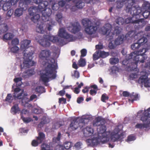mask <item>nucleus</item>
Wrapping results in <instances>:
<instances>
[{
  "label": "nucleus",
  "instance_id": "obj_64",
  "mask_svg": "<svg viewBox=\"0 0 150 150\" xmlns=\"http://www.w3.org/2000/svg\"><path fill=\"white\" fill-rule=\"evenodd\" d=\"M63 102V103H65L66 102V100L63 98H60L59 99V103H61Z\"/></svg>",
  "mask_w": 150,
  "mask_h": 150
},
{
  "label": "nucleus",
  "instance_id": "obj_46",
  "mask_svg": "<svg viewBox=\"0 0 150 150\" xmlns=\"http://www.w3.org/2000/svg\"><path fill=\"white\" fill-rule=\"evenodd\" d=\"M19 42L17 38H15L12 41L11 46H17L16 45L18 44Z\"/></svg>",
  "mask_w": 150,
  "mask_h": 150
},
{
  "label": "nucleus",
  "instance_id": "obj_15",
  "mask_svg": "<svg viewBox=\"0 0 150 150\" xmlns=\"http://www.w3.org/2000/svg\"><path fill=\"white\" fill-rule=\"evenodd\" d=\"M68 28L69 30L71 32L75 33L80 30L81 26L79 23H76L73 24H70Z\"/></svg>",
  "mask_w": 150,
  "mask_h": 150
},
{
  "label": "nucleus",
  "instance_id": "obj_7",
  "mask_svg": "<svg viewBox=\"0 0 150 150\" xmlns=\"http://www.w3.org/2000/svg\"><path fill=\"white\" fill-rule=\"evenodd\" d=\"M92 120L91 115L83 116L80 117L74 118L70 125L69 129H76L79 126L82 127L83 125L87 123L89 120Z\"/></svg>",
  "mask_w": 150,
  "mask_h": 150
},
{
  "label": "nucleus",
  "instance_id": "obj_56",
  "mask_svg": "<svg viewBox=\"0 0 150 150\" xmlns=\"http://www.w3.org/2000/svg\"><path fill=\"white\" fill-rule=\"evenodd\" d=\"M136 128H143L144 127L145 125L142 124H137L135 125Z\"/></svg>",
  "mask_w": 150,
  "mask_h": 150
},
{
  "label": "nucleus",
  "instance_id": "obj_50",
  "mask_svg": "<svg viewBox=\"0 0 150 150\" xmlns=\"http://www.w3.org/2000/svg\"><path fill=\"white\" fill-rule=\"evenodd\" d=\"M19 50V48L17 46H11V50L13 53H16Z\"/></svg>",
  "mask_w": 150,
  "mask_h": 150
},
{
  "label": "nucleus",
  "instance_id": "obj_61",
  "mask_svg": "<svg viewBox=\"0 0 150 150\" xmlns=\"http://www.w3.org/2000/svg\"><path fill=\"white\" fill-rule=\"evenodd\" d=\"M13 13V11L12 10H9L7 12V15L8 16L10 17L11 15H12Z\"/></svg>",
  "mask_w": 150,
  "mask_h": 150
},
{
  "label": "nucleus",
  "instance_id": "obj_23",
  "mask_svg": "<svg viewBox=\"0 0 150 150\" xmlns=\"http://www.w3.org/2000/svg\"><path fill=\"white\" fill-rule=\"evenodd\" d=\"M82 23L83 25L86 27L92 25L93 23L89 19L85 18L82 20Z\"/></svg>",
  "mask_w": 150,
  "mask_h": 150
},
{
  "label": "nucleus",
  "instance_id": "obj_40",
  "mask_svg": "<svg viewBox=\"0 0 150 150\" xmlns=\"http://www.w3.org/2000/svg\"><path fill=\"white\" fill-rule=\"evenodd\" d=\"M61 137V134L60 132H59L58 133L57 137H54L53 138V142L55 143H58Z\"/></svg>",
  "mask_w": 150,
  "mask_h": 150
},
{
  "label": "nucleus",
  "instance_id": "obj_1",
  "mask_svg": "<svg viewBox=\"0 0 150 150\" xmlns=\"http://www.w3.org/2000/svg\"><path fill=\"white\" fill-rule=\"evenodd\" d=\"M106 130L105 126L101 125L97 128V134H94L93 129L88 126L83 129V132L84 136L88 139L86 142L93 146L97 144L100 142L104 143L110 139L112 141H115L124 137L122 131L118 127L111 133L105 132Z\"/></svg>",
  "mask_w": 150,
  "mask_h": 150
},
{
  "label": "nucleus",
  "instance_id": "obj_55",
  "mask_svg": "<svg viewBox=\"0 0 150 150\" xmlns=\"http://www.w3.org/2000/svg\"><path fill=\"white\" fill-rule=\"evenodd\" d=\"M81 57H84L86 56L87 53V51L85 49H83L81 51Z\"/></svg>",
  "mask_w": 150,
  "mask_h": 150
},
{
  "label": "nucleus",
  "instance_id": "obj_57",
  "mask_svg": "<svg viewBox=\"0 0 150 150\" xmlns=\"http://www.w3.org/2000/svg\"><path fill=\"white\" fill-rule=\"evenodd\" d=\"M21 80L22 78L21 77L16 78L13 80L16 83H18V82L21 83Z\"/></svg>",
  "mask_w": 150,
  "mask_h": 150
},
{
  "label": "nucleus",
  "instance_id": "obj_27",
  "mask_svg": "<svg viewBox=\"0 0 150 150\" xmlns=\"http://www.w3.org/2000/svg\"><path fill=\"white\" fill-rule=\"evenodd\" d=\"M63 17L62 16V14L60 13H58L55 16V18L57 21L59 23H60L63 19Z\"/></svg>",
  "mask_w": 150,
  "mask_h": 150
},
{
  "label": "nucleus",
  "instance_id": "obj_26",
  "mask_svg": "<svg viewBox=\"0 0 150 150\" xmlns=\"http://www.w3.org/2000/svg\"><path fill=\"white\" fill-rule=\"evenodd\" d=\"M14 36V35L12 33H7L4 35L3 39L7 40H10L12 39Z\"/></svg>",
  "mask_w": 150,
  "mask_h": 150
},
{
  "label": "nucleus",
  "instance_id": "obj_48",
  "mask_svg": "<svg viewBox=\"0 0 150 150\" xmlns=\"http://www.w3.org/2000/svg\"><path fill=\"white\" fill-rule=\"evenodd\" d=\"M135 139V137L133 135H131L128 136L126 141L127 142H130L132 141H133Z\"/></svg>",
  "mask_w": 150,
  "mask_h": 150
},
{
  "label": "nucleus",
  "instance_id": "obj_17",
  "mask_svg": "<svg viewBox=\"0 0 150 150\" xmlns=\"http://www.w3.org/2000/svg\"><path fill=\"white\" fill-rule=\"evenodd\" d=\"M45 135L42 133H40L39 136L37 138V140H34L32 142V144L33 146H36L41 143L45 139Z\"/></svg>",
  "mask_w": 150,
  "mask_h": 150
},
{
  "label": "nucleus",
  "instance_id": "obj_12",
  "mask_svg": "<svg viewBox=\"0 0 150 150\" xmlns=\"http://www.w3.org/2000/svg\"><path fill=\"white\" fill-rule=\"evenodd\" d=\"M137 116L143 122L146 121L149 117L150 118V108L144 111H139L137 113Z\"/></svg>",
  "mask_w": 150,
  "mask_h": 150
},
{
  "label": "nucleus",
  "instance_id": "obj_22",
  "mask_svg": "<svg viewBox=\"0 0 150 150\" xmlns=\"http://www.w3.org/2000/svg\"><path fill=\"white\" fill-rule=\"evenodd\" d=\"M124 39V36L122 35L118 36L115 41V43L116 45L122 44Z\"/></svg>",
  "mask_w": 150,
  "mask_h": 150
},
{
  "label": "nucleus",
  "instance_id": "obj_36",
  "mask_svg": "<svg viewBox=\"0 0 150 150\" xmlns=\"http://www.w3.org/2000/svg\"><path fill=\"white\" fill-rule=\"evenodd\" d=\"M33 112L36 114L42 113L43 112L42 109L40 108H34L32 110Z\"/></svg>",
  "mask_w": 150,
  "mask_h": 150
},
{
  "label": "nucleus",
  "instance_id": "obj_44",
  "mask_svg": "<svg viewBox=\"0 0 150 150\" xmlns=\"http://www.w3.org/2000/svg\"><path fill=\"white\" fill-rule=\"evenodd\" d=\"M100 57L103 58H105L108 56L109 55L108 52H106L104 51H100Z\"/></svg>",
  "mask_w": 150,
  "mask_h": 150
},
{
  "label": "nucleus",
  "instance_id": "obj_43",
  "mask_svg": "<svg viewBox=\"0 0 150 150\" xmlns=\"http://www.w3.org/2000/svg\"><path fill=\"white\" fill-rule=\"evenodd\" d=\"M116 22L117 24L121 25L124 23V19L121 17L118 18L116 20Z\"/></svg>",
  "mask_w": 150,
  "mask_h": 150
},
{
  "label": "nucleus",
  "instance_id": "obj_52",
  "mask_svg": "<svg viewBox=\"0 0 150 150\" xmlns=\"http://www.w3.org/2000/svg\"><path fill=\"white\" fill-rule=\"evenodd\" d=\"M108 96L105 94H103L101 97V100L103 102H105L106 100L108 99Z\"/></svg>",
  "mask_w": 150,
  "mask_h": 150
},
{
  "label": "nucleus",
  "instance_id": "obj_20",
  "mask_svg": "<svg viewBox=\"0 0 150 150\" xmlns=\"http://www.w3.org/2000/svg\"><path fill=\"white\" fill-rule=\"evenodd\" d=\"M125 23L127 24L131 23H138L140 25L142 23V22L139 20V19H136L135 18H134L133 20V17L132 18L129 17L126 18L125 21Z\"/></svg>",
  "mask_w": 150,
  "mask_h": 150
},
{
  "label": "nucleus",
  "instance_id": "obj_62",
  "mask_svg": "<svg viewBox=\"0 0 150 150\" xmlns=\"http://www.w3.org/2000/svg\"><path fill=\"white\" fill-rule=\"evenodd\" d=\"M21 115L23 116V114H28V111L26 110L23 109L21 112Z\"/></svg>",
  "mask_w": 150,
  "mask_h": 150
},
{
  "label": "nucleus",
  "instance_id": "obj_47",
  "mask_svg": "<svg viewBox=\"0 0 150 150\" xmlns=\"http://www.w3.org/2000/svg\"><path fill=\"white\" fill-rule=\"evenodd\" d=\"M42 150H49L50 149L49 145L45 144L41 145Z\"/></svg>",
  "mask_w": 150,
  "mask_h": 150
},
{
  "label": "nucleus",
  "instance_id": "obj_39",
  "mask_svg": "<svg viewBox=\"0 0 150 150\" xmlns=\"http://www.w3.org/2000/svg\"><path fill=\"white\" fill-rule=\"evenodd\" d=\"M86 64V62L85 59L81 58L79 61L78 65L80 67H83Z\"/></svg>",
  "mask_w": 150,
  "mask_h": 150
},
{
  "label": "nucleus",
  "instance_id": "obj_35",
  "mask_svg": "<svg viewBox=\"0 0 150 150\" xmlns=\"http://www.w3.org/2000/svg\"><path fill=\"white\" fill-rule=\"evenodd\" d=\"M119 59L117 58H112L110 59V62L112 64H114L117 63L119 62Z\"/></svg>",
  "mask_w": 150,
  "mask_h": 150
},
{
  "label": "nucleus",
  "instance_id": "obj_11",
  "mask_svg": "<svg viewBox=\"0 0 150 150\" xmlns=\"http://www.w3.org/2000/svg\"><path fill=\"white\" fill-rule=\"evenodd\" d=\"M140 73L141 76L139 79V82L144 85L145 86L150 87V78L147 77L146 73L142 71Z\"/></svg>",
  "mask_w": 150,
  "mask_h": 150
},
{
  "label": "nucleus",
  "instance_id": "obj_45",
  "mask_svg": "<svg viewBox=\"0 0 150 150\" xmlns=\"http://www.w3.org/2000/svg\"><path fill=\"white\" fill-rule=\"evenodd\" d=\"M21 118L23 121L26 123L30 122L32 120L31 118L29 117H23V116L21 115Z\"/></svg>",
  "mask_w": 150,
  "mask_h": 150
},
{
  "label": "nucleus",
  "instance_id": "obj_28",
  "mask_svg": "<svg viewBox=\"0 0 150 150\" xmlns=\"http://www.w3.org/2000/svg\"><path fill=\"white\" fill-rule=\"evenodd\" d=\"M77 1L76 3V6L78 8H82L84 6V3L81 0H76Z\"/></svg>",
  "mask_w": 150,
  "mask_h": 150
},
{
  "label": "nucleus",
  "instance_id": "obj_30",
  "mask_svg": "<svg viewBox=\"0 0 150 150\" xmlns=\"http://www.w3.org/2000/svg\"><path fill=\"white\" fill-rule=\"evenodd\" d=\"M102 118L101 117H98L96 118L95 121L93 123L94 126L100 125L101 124Z\"/></svg>",
  "mask_w": 150,
  "mask_h": 150
},
{
  "label": "nucleus",
  "instance_id": "obj_13",
  "mask_svg": "<svg viewBox=\"0 0 150 150\" xmlns=\"http://www.w3.org/2000/svg\"><path fill=\"white\" fill-rule=\"evenodd\" d=\"M142 11L143 16L146 18L150 17V4L147 2H144L142 5Z\"/></svg>",
  "mask_w": 150,
  "mask_h": 150
},
{
  "label": "nucleus",
  "instance_id": "obj_5",
  "mask_svg": "<svg viewBox=\"0 0 150 150\" xmlns=\"http://www.w3.org/2000/svg\"><path fill=\"white\" fill-rule=\"evenodd\" d=\"M138 0H118L116 3V7L117 8L122 7L125 4L126 11L129 12L133 16V19H139L140 16L139 14L142 10L138 5Z\"/></svg>",
  "mask_w": 150,
  "mask_h": 150
},
{
  "label": "nucleus",
  "instance_id": "obj_8",
  "mask_svg": "<svg viewBox=\"0 0 150 150\" xmlns=\"http://www.w3.org/2000/svg\"><path fill=\"white\" fill-rule=\"evenodd\" d=\"M36 40L41 45L45 47L50 45V41L53 43L61 42L57 36L52 35H45L42 37H38Z\"/></svg>",
  "mask_w": 150,
  "mask_h": 150
},
{
  "label": "nucleus",
  "instance_id": "obj_32",
  "mask_svg": "<svg viewBox=\"0 0 150 150\" xmlns=\"http://www.w3.org/2000/svg\"><path fill=\"white\" fill-rule=\"evenodd\" d=\"M8 29V26L6 24H4L0 26V31L1 32L6 31Z\"/></svg>",
  "mask_w": 150,
  "mask_h": 150
},
{
  "label": "nucleus",
  "instance_id": "obj_49",
  "mask_svg": "<svg viewBox=\"0 0 150 150\" xmlns=\"http://www.w3.org/2000/svg\"><path fill=\"white\" fill-rule=\"evenodd\" d=\"M147 41V39L145 38L142 37L138 40V42L140 45H141V44L143 43H145Z\"/></svg>",
  "mask_w": 150,
  "mask_h": 150
},
{
  "label": "nucleus",
  "instance_id": "obj_51",
  "mask_svg": "<svg viewBox=\"0 0 150 150\" xmlns=\"http://www.w3.org/2000/svg\"><path fill=\"white\" fill-rule=\"evenodd\" d=\"M122 30L121 28L118 27V26H116L115 27L114 32L116 34H119L121 32Z\"/></svg>",
  "mask_w": 150,
  "mask_h": 150
},
{
  "label": "nucleus",
  "instance_id": "obj_41",
  "mask_svg": "<svg viewBox=\"0 0 150 150\" xmlns=\"http://www.w3.org/2000/svg\"><path fill=\"white\" fill-rule=\"evenodd\" d=\"M141 45L137 42L133 44L131 46V48L133 50H136L138 49L140 46Z\"/></svg>",
  "mask_w": 150,
  "mask_h": 150
},
{
  "label": "nucleus",
  "instance_id": "obj_2",
  "mask_svg": "<svg viewBox=\"0 0 150 150\" xmlns=\"http://www.w3.org/2000/svg\"><path fill=\"white\" fill-rule=\"evenodd\" d=\"M50 52L48 50H42L40 53L39 57L40 62H42L45 69L40 74V80L44 82L49 81L50 79H55L56 77V69L57 68V62L52 58L48 59Z\"/></svg>",
  "mask_w": 150,
  "mask_h": 150
},
{
  "label": "nucleus",
  "instance_id": "obj_18",
  "mask_svg": "<svg viewBox=\"0 0 150 150\" xmlns=\"http://www.w3.org/2000/svg\"><path fill=\"white\" fill-rule=\"evenodd\" d=\"M34 73L35 71L34 69H31L24 71L22 74L21 73H18L17 76H21L23 78H27L34 74Z\"/></svg>",
  "mask_w": 150,
  "mask_h": 150
},
{
  "label": "nucleus",
  "instance_id": "obj_4",
  "mask_svg": "<svg viewBox=\"0 0 150 150\" xmlns=\"http://www.w3.org/2000/svg\"><path fill=\"white\" fill-rule=\"evenodd\" d=\"M42 0H34L35 3L39 4L38 6V9L36 7L32 6L29 8V11L30 15L33 16V17L31 18V19L34 23L37 22L40 18L39 14H35V13L38 11L41 12L43 19L44 20L47 19L46 28L48 30H50L52 29V26L54 25L55 22L50 18L52 13L51 10L49 8H45L48 4V2L47 1L42 2Z\"/></svg>",
  "mask_w": 150,
  "mask_h": 150
},
{
  "label": "nucleus",
  "instance_id": "obj_25",
  "mask_svg": "<svg viewBox=\"0 0 150 150\" xmlns=\"http://www.w3.org/2000/svg\"><path fill=\"white\" fill-rule=\"evenodd\" d=\"M11 112L13 114H15L20 111L17 104L14 105L11 109Z\"/></svg>",
  "mask_w": 150,
  "mask_h": 150
},
{
  "label": "nucleus",
  "instance_id": "obj_42",
  "mask_svg": "<svg viewBox=\"0 0 150 150\" xmlns=\"http://www.w3.org/2000/svg\"><path fill=\"white\" fill-rule=\"evenodd\" d=\"M72 145V143L71 142H66L64 144V147L66 149H69Z\"/></svg>",
  "mask_w": 150,
  "mask_h": 150
},
{
  "label": "nucleus",
  "instance_id": "obj_59",
  "mask_svg": "<svg viewBox=\"0 0 150 150\" xmlns=\"http://www.w3.org/2000/svg\"><path fill=\"white\" fill-rule=\"evenodd\" d=\"M52 7L53 10H57L59 8L58 7V4H54L53 5Z\"/></svg>",
  "mask_w": 150,
  "mask_h": 150
},
{
  "label": "nucleus",
  "instance_id": "obj_3",
  "mask_svg": "<svg viewBox=\"0 0 150 150\" xmlns=\"http://www.w3.org/2000/svg\"><path fill=\"white\" fill-rule=\"evenodd\" d=\"M147 50L146 48H142L139 51H134L127 55L126 59L123 61V64L129 67L130 69L133 70L130 75L131 78L134 79L138 77L139 73L137 68V64L139 62L142 63L144 62V60L147 58V56L144 54Z\"/></svg>",
  "mask_w": 150,
  "mask_h": 150
},
{
  "label": "nucleus",
  "instance_id": "obj_54",
  "mask_svg": "<svg viewBox=\"0 0 150 150\" xmlns=\"http://www.w3.org/2000/svg\"><path fill=\"white\" fill-rule=\"evenodd\" d=\"M72 76L74 75L75 77L76 78H78L79 77V74L76 70H74V71L73 73H72Z\"/></svg>",
  "mask_w": 150,
  "mask_h": 150
},
{
  "label": "nucleus",
  "instance_id": "obj_63",
  "mask_svg": "<svg viewBox=\"0 0 150 150\" xmlns=\"http://www.w3.org/2000/svg\"><path fill=\"white\" fill-rule=\"evenodd\" d=\"M145 67L146 68H148L150 69V59L148 60L147 63H146Z\"/></svg>",
  "mask_w": 150,
  "mask_h": 150
},
{
  "label": "nucleus",
  "instance_id": "obj_29",
  "mask_svg": "<svg viewBox=\"0 0 150 150\" xmlns=\"http://www.w3.org/2000/svg\"><path fill=\"white\" fill-rule=\"evenodd\" d=\"M44 88L43 87L40 86L37 87L35 90H33V92L35 93L36 92L37 93H42L44 92Z\"/></svg>",
  "mask_w": 150,
  "mask_h": 150
},
{
  "label": "nucleus",
  "instance_id": "obj_53",
  "mask_svg": "<svg viewBox=\"0 0 150 150\" xmlns=\"http://www.w3.org/2000/svg\"><path fill=\"white\" fill-rule=\"evenodd\" d=\"M117 69V68L115 67H112L110 70V74H115L117 72V71H116V70Z\"/></svg>",
  "mask_w": 150,
  "mask_h": 150
},
{
  "label": "nucleus",
  "instance_id": "obj_38",
  "mask_svg": "<svg viewBox=\"0 0 150 150\" xmlns=\"http://www.w3.org/2000/svg\"><path fill=\"white\" fill-rule=\"evenodd\" d=\"M43 24H41L39 25V26L37 28V31L40 33H43L45 32V31L43 30Z\"/></svg>",
  "mask_w": 150,
  "mask_h": 150
},
{
  "label": "nucleus",
  "instance_id": "obj_34",
  "mask_svg": "<svg viewBox=\"0 0 150 150\" xmlns=\"http://www.w3.org/2000/svg\"><path fill=\"white\" fill-rule=\"evenodd\" d=\"M13 99L11 94H8L5 99V101L8 103H11Z\"/></svg>",
  "mask_w": 150,
  "mask_h": 150
},
{
  "label": "nucleus",
  "instance_id": "obj_60",
  "mask_svg": "<svg viewBox=\"0 0 150 150\" xmlns=\"http://www.w3.org/2000/svg\"><path fill=\"white\" fill-rule=\"evenodd\" d=\"M97 92V90H91L90 91V93L91 95H95Z\"/></svg>",
  "mask_w": 150,
  "mask_h": 150
},
{
  "label": "nucleus",
  "instance_id": "obj_19",
  "mask_svg": "<svg viewBox=\"0 0 150 150\" xmlns=\"http://www.w3.org/2000/svg\"><path fill=\"white\" fill-rule=\"evenodd\" d=\"M24 96L22 98V105L25 107H31L32 105L29 103V102L30 101V99H29L27 97L28 94L27 93H25L23 94Z\"/></svg>",
  "mask_w": 150,
  "mask_h": 150
},
{
  "label": "nucleus",
  "instance_id": "obj_58",
  "mask_svg": "<svg viewBox=\"0 0 150 150\" xmlns=\"http://www.w3.org/2000/svg\"><path fill=\"white\" fill-rule=\"evenodd\" d=\"M56 150H64V148L62 146L58 145L56 147Z\"/></svg>",
  "mask_w": 150,
  "mask_h": 150
},
{
  "label": "nucleus",
  "instance_id": "obj_10",
  "mask_svg": "<svg viewBox=\"0 0 150 150\" xmlns=\"http://www.w3.org/2000/svg\"><path fill=\"white\" fill-rule=\"evenodd\" d=\"M58 36L68 40L69 41H73L76 40V38L69 35L66 31L65 28H60L58 32Z\"/></svg>",
  "mask_w": 150,
  "mask_h": 150
},
{
  "label": "nucleus",
  "instance_id": "obj_6",
  "mask_svg": "<svg viewBox=\"0 0 150 150\" xmlns=\"http://www.w3.org/2000/svg\"><path fill=\"white\" fill-rule=\"evenodd\" d=\"M30 42V40H23L21 42V49L23 50H25L23 53V63L21 65V70L33 66L35 63L33 61L31 60L33 52L32 51H29V49H28Z\"/></svg>",
  "mask_w": 150,
  "mask_h": 150
},
{
  "label": "nucleus",
  "instance_id": "obj_24",
  "mask_svg": "<svg viewBox=\"0 0 150 150\" xmlns=\"http://www.w3.org/2000/svg\"><path fill=\"white\" fill-rule=\"evenodd\" d=\"M24 9L23 8H17L14 12V15L15 16L19 17L21 16L23 13V11Z\"/></svg>",
  "mask_w": 150,
  "mask_h": 150
},
{
  "label": "nucleus",
  "instance_id": "obj_37",
  "mask_svg": "<svg viewBox=\"0 0 150 150\" xmlns=\"http://www.w3.org/2000/svg\"><path fill=\"white\" fill-rule=\"evenodd\" d=\"M100 57V51L96 52L93 55V59L96 60Z\"/></svg>",
  "mask_w": 150,
  "mask_h": 150
},
{
  "label": "nucleus",
  "instance_id": "obj_21",
  "mask_svg": "<svg viewBox=\"0 0 150 150\" xmlns=\"http://www.w3.org/2000/svg\"><path fill=\"white\" fill-rule=\"evenodd\" d=\"M9 1V0H8L7 2H5L6 1H5V2H3V3H1L0 4V6H1V4H3L2 8L3 10L4 11H6L10 8L11 4ZM5 1H6V0Z\"/></svg>",
  "mask_w": 150,
  "mask_h": 150
},
{
  "label": "nucleus",
  "instance_id": "obj_31",
  "mask_svg": "<svg viewBox=\"0 0 150 150\" xmlns=\"http://www.w3.org/2000/svg\"><path fill=\"white\" fill-rule=\"evenodd\" d=\"M82 144L80 142L76 143L74 146L72 150H79L81 148Z\"/></svg>",
  "mask_w": 150,
  "mask_h": 150
},
{
  "label": "nucleus",
  "instance_id": "obj_9",
  "mask_svg": "<svg viewBox=\"0 0 150 150\" xmlns=\"http://www.w3.org/2000/svg\"><path fill=\"white\" fill-rule=\"evenodd\" d=\"M111 26L109 23L106 24L100 30V33L103 35H106V38L108 40H111L112 39L114 34L111 32Z\"/></svg>",
  "mask_w": 150,
  "mask_h": 150
},
{
  "label": "nucleus",
  "instance_id": "obj_16",
  "mask_svg": "<svg viewBox=\"0 0 150 150\" xmlns=\"http://www.w3.org/2000/svg\"><path fill=\"white\" fill-rule=\"evenodd\" d=\"M24 90L23 89H21L19 88H17L14 90V93L13 96L15 98L18 99H21L24 96Z\"/></svg>",
  "mask_w": 150,
  "mask_h": 150
},
{
  "label": "nucleus",
  "instance_id": "obj_14",
  "mask_svg": "<svg viewBox=\"0 0 150 150\" xmlns=\"http://www.w3.org/2000/svg\"><path fill=\"white\" fill-rule=\"evenodd\" d=\"M97 28L96 24L93 23L92 25L86 27L85 31L87 34L91 35L95 33Z\"/></svg>",
  "mask_w": 150,
  "mask_h": 150
},
{
  "label": "nucleus",
  "instance_id": "obj_33",
  "mask_svg": "<svg viewBox=\"0 0 150 150\" xmlns=\"http://www.w3.org/2000/svg\"><path fill=\"white\" fill-rule=\"evenodd\" d=\"M130 98L129 99V101L132 103L134 100H137V96L134 93H133L130 95Z\"/></svg>",
  "mask_w": 150,
  "mask_h": 150
}]
</instances>
